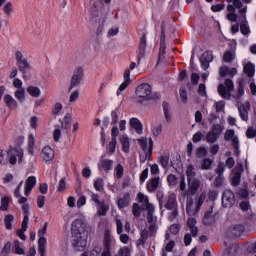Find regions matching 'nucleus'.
<instances>
[{
  "instance_id": "nucleus-46",
  "label": "nucleus",
  "mask_w": 256,
  "mask_h": 256,
  "mask_svg": "<svg viewBox=\"0 0 256 256\" xmlns=\"http://www.w3.org/2000/svg\"><path fill=\"white\" fill-rule=\"evenodd\" d=\"M218 139L219 138L215 134H212L211 131H208L205 137L206 142H208L210 145H213V143H217Z\"/></svg>"
},
{
  "instance_id": "nucleus-34",
  "label": "nucleus",
  "mask_w": 256,
  "mask_h": 256,
  "mask_svg": "<svg viewBox=\"0 0 256 256\" xmlns=\"http://www.w3.org/2000/svg\"><path fill=\"white\" fill-rule=\"evenodd\" d=\"M244 73L248 77H253L255 75V64L249 62L244 66Z\"/></svg>"
},
{
  "instance_id": "nucleus-17",
  "label": "nucleus",
  "mask_w": 256,
  "mask_h": 256,
  "mask_svg": "<svg viewBox=\"0 0 256 256\" xmlns=\"http://www.w3.org/2000/svg\"><path fill=\"white\" fill-rule=\"evenodd\" d=\"M99 171H105V173H109L111 169H113V160L110 159H102L98 162Z\"/></svg>"
},
{
  "instance_id": "nucleus-52",
  "label": "nucleus",
  "mask_w": 256,
  "mask_h": 256,
  "mask_svg": "<svg viewBox=\"0 0 256 256\" xmlns=\"http://www.w3.org/2000/svg\"><path fill=\"white\" fill-rule=\"evenodd\" d=\"M9 209V197L4 196L1 199L0 211H7Z\"/></svg>"
},
{
  "instance_id": "nucleus-23",
  "label": "nucleus",
  "mask_w": 256,
  "mask_h": 256,
  "mask_svg": "<svg viewBox=\"0 0 256 256\" xmlns=\"http://www.w3.org/2000/svg\"><path fill=\"white\" fill-rule=\"evenodd\" d=\"M81 227H83V221L81 219L74 220L71 225L72 235H81Z\"/></svg>"
},
{
  "instance_id": "nucleus-9",
  "label": "nucleus",
  "mask_w": 256,
  "mask_h": 256,
  "mask_svg": "<svg viewBox=\"0 0 256 256\" xmlns=\"http://www.w3.org/2000/svg\"><path fill=\"white\" fill-rule=\"evenodd\" d=\"M147 57V34L143 33L140 42H139V49H138V63L141 62L142 59Z\"/></svg>"
},
{
  "instance_id": "nucleus-7",
  "label": "nucleus",
  "mask_w": 256,
  "mask_h": 256,
  "mask_svg": "<svg viewBox=\"0 0 256 256\" xmlns=\"http://www.w3.org/2000/svg\"><path fill=\"white\" fill-rule=\"evenodd\" d=\"M23 148L17 146L16 148H12L10 150V157H9V163L10 165H15L17 163V157H18V163H23Z\"/></svg>"
},
{
  "instance_id": "nucleus-53",
  "label": "nucleus",
  "mask_w": 256,
  "mask_h": 256,
  "mask_svg": "<svg viewBox=\"0 0 256 256\" xmlns=\"http://www.w3.org/2000/svg\"><path fill=\"white\" fill-rule=\"evenodd\" d=\"M232 147L234 149V155L238 157V155L241 153V150H239V138H234L232 141Z\"/></svg>"
},
{
  "instance_id": "nucleus-16",
  "label": "nucleus",
  "mask_w": 256,
  "mask_h": 256,
  "mask_svg": "<svg viewBox=\"0 0 256 256\" xmlns=\"http://www.w3.org/2000/svg\"><path fill=\"white\" fill-rule=\"evenodd\" d=\"M251 109V103L245 102L238 107L239 115L242 121H248L249 119V110Z\"/></svg>"
},
{
  "instance_id": "nucleus-21",
  "label": "nucleus",
  "mask_w": 256,
  "mask_h": 256,
  "mask_svg": "<svg viewBox=\"0 0 256 256\" xmlns=\"http://www.w3.org/2000/svg\"><path fill=\"white\" fill-rule=\"evenodd\" d=\"M129 125L138 135H143V124L138 118H131Z\"/></svg>"
},
{
  "instance_id": "nucleus-35",
  "label": "nucleus",
  "mask_w": 256,
  "mask_h": 256,
  "mask_svg": "<svg viewBox=\"0 0 256 256\" xmlns=\"http://www.w3.org/2000/svg\"><path fill=\"white\" fill-rule=\"evenodd\" d=\"M210 133L214 134L219 139L223 133V126H221V124H213Z\"/></svg>"
},
{
  "instance_id": "nucleus-15",
  "label": "nucleus",
  "mask_w": 256,
  "mask_h": 256,
  "mask_svg": "<svg viewBox=\"0 0 256 256\" xmlns=\"http://www.w3.org/2000/svg\"><path fill=\"white\" fill-rule=\"evenodd\" d=\"M35 185H37V178L35 176H29L25 182L24 187V195H26V197L31 195V191H33Z\"/></svg>"
},
{
  "instance_id": "nucleus-64",
  "label": "nucleus",
  "mask_w": 256,
  "mask_h": 256,
  "mask_svg": "<svg viewBox=\"0 0 256 256\" xmlns=\"http://www.w3.org/2000/svg\"><path fill=\"white\" fill-rule=\"evenodd\" d=\"M246 137H248V139H255V137H256L255 128L249 127L246 131Z\"/></svg>"
},
{
  "instance_id": "nucleus-61",
  "label": "nucleus",
  "mask_w": 256,
  "mask_h": 256,
  "mask_svg": "<svg viewBox=\"0 0 256 256\" xmlns=\"http://www.w3.org/2000/svg\"><path fill=\"white\" fill-rule=\"evenodd\" d=\"M180 99L182 103H187L189 99L187 96V90L185 89V87L180 88Z\"/></svg>"
},
{
  "instance_id": "nucleus-28",
  "label": "nucleus",
  "mask_w": 256,
  "mask_h": 256,
  "mask_svg": "<svg viewBox=\"0 0 256 256\" xmlns=\"http://www.w3.org/2000/svg\"><path fill=\"white\" fill-rule=\"evenodd\" d=\"M231 232H232V235H234V237H241V235L245 233V226H243V224L233 225Z\"/></svg>"
},
{
  "instance_id": "nucleus-56",
  "label": "nucleus",
  "mask_w": 256,
  "mask_h": 256,
  "mask_svg": "<svg viewBox=\"0 0 256 256\" xmlns=\"http://www.w3.org/2000/svg\"><path fill=\"white\" fill-rule=\"evenodd\" d=\"M180 191H181V196L187 198V184L185 183V178H182L180 181Z\"/></svg>"
},
{
  "instance_id": "nucleus-30",
  "label": "nucleus",
  "mask_w": 256,
  "mask_h": 256,
  "mask_svg": "<svg viewBox=\"0 0 256 256\" xmlns=\"http://www.w3.org/2000/svg\"><path fill=\"white\" fill-rule=\"evenodd\" d=\"M162 109H163V113H164L166 123H171V107L169 106L167 101H164L162 103Z\"/></svg>"
},
{
  "instance_id": "nucleus-42",
  "label": "nucleus",
  "mask_w": 256,
  "mask_h": 256,
  "mask_svg": "<svg viewBox=\"0 0 256 256\" xmlns=\"http://www.w3.org/2000/svg\"><path fill=\"white\" fill-rule=\"evenodd\" d=\"M235 138L239 139L237 136H235V130H231V129L226 130V132L224 134L225 141H232V143H233V140Z\"/></svg>"
},
{
  "instance_id": "nucleus-57",
  "label": "nucleus",
  "mask_w": 256,
  "mask_h": 256,
  "mask_svg": "<svg viewBox=\"0 0 256 256\" xmlns=\"http://www.w3.org/2000/svg\"><path fill=\"white\" fill-rule=\"evenodd\" d=\"M149 231L147 230H142L140 233V239L138 240L141 245H145V241H147L148 237H149Z\"/></svg>"
},
{
  "instance_id": "nucleus-4",
  "label": "nucleus",
  "mask_w": 256,
  "mask_h": 256,
  "mask_svg": "<svg viewBox=\"0 0 256 256\" xmlns=\"http://www.w3.org/2000/svg\"><path fill=\"white\" fill-rule=\"evenodd\" d=\"M152 92H153V88H151V85L147 83L140 84L136 88L137 97H139L140 99H145L146 101H151V99H153Z\"/></svg>"
},
{
  "instance_id": "nucleus-37",
  "label": "nucleus",
  "mask_w": 256,
  "mask_h": 256,
  "mask_svg": "<svg viewBox=\"0 0 256 256\" xmlns=\"http://www.w3.org/2000/svg\"><path fill=\"white\" fill-rule=\"evenodd\" d=\"M234 7L239 9V13L245 17V14L247 13V6L243 7V2H241V0H234Z\"/></svg>"
},
{
  "instance_id": "nucleus-1",
  "label": "nucleus",
  "mask_w": 256,
  "mask_h": 256,
  "mask_svg": "<svg viewBox=\"0 0 256 256\" xmlns=\"http://www.w3.org/2000/svg\"><path fill=\"white\" fill-rule=\"evenodd\" d=\"M15 60L18 71L22 73V78L27 81V75L31 73V62H29V59L20 50L15 51Z\"/></svg>"
},
{
  "instance_id": "nucleus-13",
  "label": "nucleus",
  "mask_w": 256,
  "mask_h": 256,
  "mask_svg": "<svg viewBox=\"0 0 256 256\" xmlns=\"http://www.w3.org/2000/svg\"><path fill=\"white\" fill-rule=\"evenodd\" d=\"M243 173V164H238L233 170L232 185L237 187L241 183V174Z\"/></svg>"
},
{
  "instance_id": "nucleus-29",
  "label": "nucleus",
  "mask_w": 256,
  "mask_h": 256,
  "mask_svg": "<svg viewBox=\"0 0 256 256\" xmlns=\"http://www.w3.org/2000/svg\"><path fill=\"white\" fill-rule=\"evenodd\" d=\"M120 143L122 145V151L124 153H129V147H131V142L129 141V137L127 135H122L120 137Z\"/></svg>"
},
{
  "instance_id": "nucleus-18",
  "label": "nucleus",
  "mask_w": 256,
  "mask_h": 256,
  "mask_svg": "<svg viewBox=\"0 0 256 256\" xmlns=\"http://www.w3.org/2000/svg\"><path fill=\"white\" fill-rule=\"evenodd\" d=\"M187 227L192 235V237H197L199 235V228L197 227V219L188 218Z\"/></svg>"
},
{
  "instance_id": "nucleus-62",
  "label": "nucleus",
  "mask_w": 256,
  "mask_h": 256,
  "mask_svg": "<svg viewBox=\"0 0 256 256\" xmlns=\"http://www.w3.org/2000/svg\"><path fill=\"white\" fill-rule=\"evenodd\" d=\"M94 189H96V191H103V180L101 178L95 180Z\"/></svg>"
},
{
  "instance_id": "nucleus-27",
  "label": "nucleus",
  "mask_w": 256,
  "mask_h": 256,
  "mask_svg": "<svg viewBox=\"0 0 256 256\" xmlns=\"http://www.w3.org/2000/svg\"><path fill=\"white\" fill-rule=\"evenodd\" d=\"M47 238L40 237L38 240V253L40 256H46Z\"/></svg>"
},
{
  "instance_id": "nucleus-44",
  "label": "nucleus",
  "mask_w": 256,
  "mask_h": 256,
  "mask_svg": "<svg viewBox=\"0 0 256 256\" xmlns=\"http://www.w3.org/2000/svg\"><path fill=\"white\" fill-rule=\"evenodd\" d=\"M107 211H109V206L106 205L105 202L100 203L98 215H100V217H105V215H107Z\"/></svg>"
},
{
  "instance_id": "nucleus-5",
  "label": "nucleus",
  "mask_w": 256,
  "mask_h": 256,
  "mask_svg": "<svg viewBox=\"0 0 256 256\" xmlns=\"http://www.w3.org/2000/svg\"><path fill=\"white\" fill-rule=\"evenodd\" d=\"M83 79V67L79 66L74 71L71 80H70V86L68 88L69 93L73 91L76 87H79L81 85V80Z\"/></svg>"
},
{
  "instance_id": "nucleus-51",
  "label": "nucleus",
  "mask_w": 256,
  "mask_h": 256,
  "mask_svg": "<svg viewBox=\"0 0 256 256\" xmlns=\"http://www.w3.org/2000/svg\"><path fill=\"white\" fill-rule=\"evenodd\" d=\"M62 129L69 130L71 129V115L67 114L64 117V121L62 122Z\"/></svg>"
},
{
  "instance_id": "nucleus-8",
  "label": "nucleus",
  "mask_w": 256,
  "mask_h": 256,
  "mask_svg": "<svg viewBox=\"0 0 256 256\" xmlns=\"http://www.w3.org/2000/svg\"><path fill=\"white\" fill-rule=\"evenodd\" d=\"M235 205V194L231 190H225L222 194V206L231 209Z\"/></svg>"
},
{
  "instance_id": "nucleus-54",
  "label": "nucleus",
  "mask_w": 256,
  "mask_h": 256,
  "mask_svg": "<svg viewBox=\"0 0 256 256\" xmlns=\"http://www.w3.org/2000/svg\"><path fill=\"white\" fill-rule=\"evenodd\" d=\"M28 147V152L30 153V155H33V147H35V137L33 136V134H30L28 138Z\"/></svg>"
},
{
  "instance_id": "nucleus-41",
  "label": "nucleus",
  "mask_w": 256,
  "mask_h": 256,
  "mask_svg": "<svg viewBox=\"0 0 256 256\" xmlns=\"http://www.w3.org/2000/svg\"><path fill=\"white\" fill-rule=\"evenodd\" d=\"M195 175H197V173H195V166L189 165L186 170L187 181L195 179Z\"/></svg>"
},
{
  "instance_id": "nucleus-24",
  "label": "nucleus",
  "mask_w": 256,
  "mask_h": 256,
  "mask_svg": "<svg viewBox=\"0 0 256 256\" xmlns=\"http://www.w3.org/2000/svg\"><path fill=\"white\" fill-rule=\"evenodd\" d=\"M130 201H131V195H129V193H126L123 195L122 198L118 199L117 205L119 209H125V207H129Z\"/></svg>"
},
{
  "instance_id": "nucleus-32",
  "label": "nucleus",
  "mask_w": 256,
  "mask_h": 256,
  "mask_svg": "<svg viewBox=\"0 0 256 256\" xmlns=\"http://www.w3.org/2000/svg\"><path fill=\"white\" fill-rule=\"evenodd\" d=\"M111 243H113V236H111L109 230H106L104 233V249H111Z\"/></svg>"
},
{
  "instance_id": "nucleus-20",
  "label": "nucleus",
  "mask_w": 256,
  "mask_h": 256,
  "mask_svg": "<svg viewBox=\"0 0 256 256\" xmlns=\"http://www.w3.org/2000/svg\"><path fill=\"white\" fill-rule=\"evenodd\" d=\"M240 21V32L242 35H245L248 37V35L251 33V28H249V23L247 22V16H242L239 18Z\"/></svg>"
},
{
  "instance_id": "nucleus-43",
  "label": "nucleus",
  "mask_w": 256,
  "mask_h": 256,
  "mask_svg": "<svg viewBox=\"0 0 256 256\" xmlns=\"http://www.w3.org/2000/svg\"><path fill=\"white\" fill-rule=\"evenodd\" d=\"M14 219H15V217L11 214H8L5 216L4 223H5L6 229H8V230L13 229V225L11 223H13Z\"/></svg>"
},
{
  "instance_id": "nucleus-60",
  "label": "nucleus",
  "mask_w": 256,
  "mask_h": 256,
  "mask_svg": "<svg viewBox=\"0 0 256 256\" xmlns=\"http://www.w3.org/2000/svg\"><path fill=\"white\" fill-rule=\"evenodd\" d=\"M63 109V104L57 102L55 105H54V108L52 110V115H54V117H57V115H59V112H61Z\"/></svg>"
},
{
  "instance_id": "nucleus-58",
  "label": "nucleus",
  "mask_w": 256,
  "mask_h": 256,
  "mask_svg": "<svg viewBox=\"0 0 256 256\" xmlns=\"http://www.w3.org/2000/svg\"><path fill=\"white\" fill-rule=\"evenodd\" d=\"M115 149H117V140L112 139L108 145L109 154L113 155V153H115Z\"/></svg>"
},
{
  "instance_id": "nucleus-40",
  "label": "nucleus",
  "mask_w": 256,
  "mask_h": 256,
  "mask_svg": "<svg viewBox=\"0 0 256 256\" xmlns=\"http://www.w3.org/2000/svg\"><path fill=\"white\" fill-rule=\"evenodd\" d=\"M9 253H13V243L7 242L2 251H1V256H7Z\"/></svg>"
},
{
  "instance_id": "nucleus-63",
  "label": "nucleus",
  "mask_w": 256,
  "mask_h": 256,
  "mask_svg": "<svg viewBox=\"0 0 256 256\" xmlns=\"http://www.w3.org/2000/svg\"><path fill=\"white\" fill-rule=\"evenodd\" d=\"M202 140H203V132L201 131L196 132L192 137L193 143H199Z\"/></svg>"
},
{
  "instance_id": "nucleus-38",
  "label": "nucleus",
  "mask_w": 256,
  "mask_h": 256,
  "mask_svg": "<svg viewBox=\"0 0 256 256\" xmlns=\"http://www.w3.org/2000/svg\"><path fill=\"white\" fill-rule=\"evenodd\" d=\"M12 253H16V255H23L25 253V250L21 248V243L19 241L13 242Z\"/></svg>"
},
{
  "instance_id": "nucleus-55",
  "label": "nucleus",
  "mask_w": 256,
  "mask_h": 256,
  "mask_svg": "<svg viewBox=\"0 0 256 256\" xmlns=\"http://www.w3.org/2000/svg\"><path fill=\"white\" fill-rule=\"evenodd\" d=\"M223 183H225V176H216L214 179V187L219 188L222 187Z\"/></svg>"
},
{
  "instance_id": "nucleus-10",
  "label": "nucleus",
  "mask_w": 256,
  "mask_h": 256,
  "mask_svg": "<svg viewBox=\"0 0 256 256\" xmlns=\"http://www.w3.org/2000/svg\"><path fill=\"white\" fill-rule=\"evenodd\" d=\"M188 181V190L187 192H184L187 197H193L199 191V187H201V180L197 178H192Z\"/></svg>"
},
{
  "instance_id": "nucleus-14",
  "label": "nucleus",
  "mask_w": 256,
  "mask_h": 256,
  "mask_svg": "<svg viewBox=\"0 0 256 256\" xmlns=\"http://www.w3.org/2000/svg\"><path fill=\"white\" fill-rule=\"evenodd\" d=\"M116 233L120 235L121 243H124V245L129 243V235L123 234V222L121 219H116Z\"/></svg>"
},
{
  "instance_id": "nucleus-49",
  "label": "nucleus",
  "mask_w": 256,
  "mask_h": 256,
  "mask_svg": "<svg viewBox=\"0 0 256 256\" xmlns=\"http://www.w3.org/2000/svg\"><path fill=\"white\" fill-rule=\"evenodd\" d=\"M114 171L116 173V178L117 179H121L123 177V175H125V168L121 164H118L115 167Z\"/></svg>"
},
{
  "instance_id": "nucleus-36",
  "label": "nucleus",
  "mask_w": 256,
  "mask_h": 256,
  "mask_svg": "<svg viewBox=\"0 0 256 256\" xmlns=\"http://www.w3.org/2000/svg\"><path fill=\"white\" fill-rule=\"evenodd\" d=\"M27 93H29L31 97H41V89H39V87L36 86H29L27 88Z\"/></svg>"
},
{
  "instance_id": "nucleus-3",
  "label": "nucleus",
  "mask_w": 256,
  "mask_h": 256,
  "mask_svg": "<svg viewBox=\"0 0 256 256\" xmlns=\"http://www.w3.org/2000/svg\"><path fill=\"white\" fill-rule=\"evenodd\" d=\"M235 89V84L233 83V80L227 78L224 80V84L218 85V94L222 99H225L226 101H231V93Z\"/></svg>"
},
{
  "instance_id": "nucleus-33",
  "label": "nucleus",
  "mask_w": 256,
  "mask_h": 256,
  "mask_svg": "<svg viewBox=\"0 0 256 256\" xmlns=\"http://www.w3.org/2000/svg\"><path fill=\"white\" fill-rule=\"evenodd\" d=\"M213 167V159L211 158H204L201 161V169L203 171H210Z\"/></svg>"
},
{
  "instance_id": "nucleus-47",
  "label": "nucleus",
  "mask_w": 256,
  "mask_h": 256,
  "mask_svg": "<svg viewBox=\"0 0 256 256\" xmlns=\"http://www.w3.org/2000/svg\"><path fill=\"white\" fill-rule=\"evenodd\" d=\"M14 97H16L20 103H23V101H25V89L20 88L16 90Z\"/></svg>"
},
{
  "instance_id": "nucleus-2",
  "label": "nucleus",
  "mask_w": 256,
  "mask_h": 256,
  "mask_svg": "<svg viewBox=\"0 0 256 256\" xmlns=\"http://www.w3.org/2000/svg\"><path fill=\"white\" fill-rule=\"evenodd\" d=\"M205 201V195L200 194L196 201H193V196L186 197V213L190 217H197L199 211L201 210V205Z\"/></svg>"
},
{
  "instance_id": "nucleus-22",
  "label": "nucleus",
  "mask_w": 256,
  "mask_h": 256,
  "mask_svg": "<svg viewBox=\"0 0 256 256\" xmlns=\"http://www.w3.org/2000/svg\"><path fill=\"white\" fill-rule=\"evenodd\" d=\"M219 75L221 77H227V75H229V77H235V75H237V68H231L229 70V67L222 66L219 68Z\"/></svg>"
},
{
  "instance_id": "nucleus-6",
  "label": "nucleus",
  "mask_w": 256,
  "mask_h": 256,
  "mask_svg": "<svg viewBox=\"0 0 256 256\" xmlns=\"http://www.w3.org/2000/svg\"><path fill=\"white\" fill-rule=\"evenodd\" d=\"M163 207L168 211H172L173 217H177V197L175 194H169L165 197Z\"/></svg>"
},
{
  "instance_id": "nucleus-39",
  "label": "nucleus",
  "mask_w": 256,
  "mask_h": 256,
  "mask_svg": "<svg viewBox=\"0 0 256 256\" xmlns=\"http://www.w3.org/2000/svg\"><path fill=\"white\" fill-rule=\"evenodd\" d=\"M158 163H160L163 169H167V167H169V155H160L158 158Z\"/></svg>"
},
{
  "instance_id": "nucleus-48",
  "label": "nucleus",
  "mask_w": 256,
  "mask_h": 256,
  "mask_svg": "<svg viewBox=\"0 0 256 256\" xmlns=\"http://www.w3.org/2000/svg\"><path fill=\"white\" fill-rule=\"evenodd\" d=\"M196 157L198 159H203V157H207V148L204 146H200L196 149Z\"/></svg>"
},
{
  "instance_id": "nucleus-45",
  "label": "nucleus",
  "mask_w": 256,
  "mask_h": 256,
  "mask_svg": "<svg viewBox=\"0 0 256 256\" xmlns=\"http://www.w3.org/2000/svg\"><path fill=\"white\" fill-rule=\"evenodd\" d=\"M156 197H157L160 209H163V203H165V193L162 190H158L156 192Z\"/></svg>"
},
{
  "instance_id": "nucleus-50",
  "label": "nucleus",
  "mask_w": 256,
  "mask_h": 256,
  "mask_svg": "<svg viewBox=\"0 0 256 256\" xmlns=\"http://www.w3.org/2000/svg\"><path fill=\"white\" fill-rule=\"evenodd\" d=\"M223 61L225 63H232V61H235V54L233 52H225L223 55Z\"/></svg>"
},
{
  "instance_id": "nucleus-19",
  "label": "nucleus",
  "mask_w": 256,
  "mask_h": 256,
  "mask_svg": "<svg viewBox=\"0 0 256 256\" xmlns=\"http://www.w3.org/2000/svg\"><path fill=\"white\" fill-rule=\"evenodd\" d=\"M159 181H160L159 176L151 178L150 180H148V182L146 183L147 191L149 193H155V191H157V189L159 188Z\"/></svg>"
},
{
  "instance_id": "nucleus-31",
  "label": "nucleus",
  "mask_w": 256,
  "mask_h": 256,
  "mask_svg": "<svg viewBox=\"0 0 256 256\" xmlns=\"http://www.w3.org/2000/svg\"><path fill=\"white\" fill-rule=\"evenodd\" d=\"M4 103H6L9 109H17V101L9 94L4 96Z\"/></svg>"
},
{
  "instance_id": "nucleus-12",
  "label": "nucleus",
  "mask_w": 256,
  "mask_h": 256,
  "mask_svg": "<svg viewBox=\"0 0 256 256\" xmlns=\"http://www.w3.org/2000/svg\"><path fill=\"white\" fill-rule=\"evenodd\" d=\"M211 61H213V52L205 51L200 58L201 67L202 69H204V71H206V69H209V63H211Z\"/></svg>"
},
{
  "instance_id": "nucleus-26",
  "label": "nucleus",
  "mask_w": 256,
  "mask_h": 256,
  "mask_svg": "<svg viewBox=\"0 0 256 256\" xmlns=\"http://www.w3.org/2000/svg\"><path fill=\"white\" fill-rule=\"evenodd\" d=\"M98 3L94 2L91 7V20L92 21H101V13L99 12V9L97 8Z\"/></svg>"
},
{
  "instance_id": "nucleus-25",
  "label": "nucleus",
  "mask_w": 256,
  "mask_h": 256,
  "mask_svg": "<svg viewBox=\"0 0 256 256\" xmlns=\"http://www.w3.org/2000/svg\"><path fill=\"white\" fill-rule=\"evenodd\" d=\"M243 95H245V81L244 80H239V82H238V92H237V94L233 95L232 97L236 101H239V99H241V97H243Z\"/></svg>"
},
{
  "instance_id": "nucleus-11",
  "label": "nucleus",
  "mask_w": 256,
  "mask_h": 256,
  "mask_svg": "<svg viewBox=\"0 0 256 256\" xmlns=\"http://www.w3.org/2000/svg\"><path fill=\"white\" fill-rule=\"evenodd\" d=\"M41 158L49 165L55 158V151L51 147L45 146L41 151Z\"/></svg>"
},
{
  "instance_id": "nucleus-59",
  "label": "nucleus",
  "mask_w": 256,
  "mask_h": 256,
  "mask_svg": "<svg viewBox=\"0 0 256 256\" xmlns=\"http://www.w3.org/2000/svg\"><path fill=\"white\" fill-rule=\"evenodd\" d=\"M167 181H168L169 185H172L173 187H175V185H177V183H179L177 176H175L174 174L168 175Z\"/></svg>"
}]
</instances>
